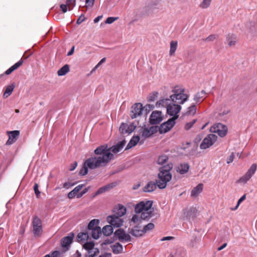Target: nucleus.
Wrapping results in <instances>:
<instances>
[{"label":"nucleus","mask_w":257,"mask_h":257,"mask_svg":"<svg viewBox=\"0 0 257 257\" xmlns=\"http://www.w3.org/2000/svg\"><path fill=\"white\" fill-rule=\"evenodd\" d=\"M185 88L179 85L173 87L172 89V94L170 95V101L167 106V112L172 117L178 118V113L181 109V105L188 99L189 96L185 93Z\"/></svg>","instance_id":"nucleus-1"},{"label":"nucleus","mask_w":257,"mask_h":257,"mask_svg":"<svg viewBox=\"0 0 257 257\" xmlns=\"http://www.w3.org/2000/svg\"><path fill=\"white\" fill-rule=\"evenodd\" d=\"M95 0H86L85 1V7L87 8H91L93 7L94 4Z\"/></svg>","instance_id":"nucleus-45"},{"label":"nucleus","mask_w":257,"mask_h":257,"mask_svg":"<svg viewBox=\"0 0 257 257\" xmlns=\"http://www.w3.org/2000/svg\"><path fill=\"white\" fill-rule=\"evenodd\" d=\"M114 235L121 241H129L131 240V237L129 234L126 233L125 231L121 228L116 230L114 233Z\"/></svg>","instance_id":"nucleus-14"},{"label":"nucleus","mask_w":257,"mask_h":257,"mask_svg":"<svg viewBox=\"0 0 257 257\" xmlns=\"http://www.w3.org/2000/svg\"><path fill=\"white\" fill-rule=\"evenodd\" d=\"M230 110L229 109L225 110L223 111L222 112H221L219 114L220 116H223L224 115L227 114L229 112Z\"/></svg>","instance_id":"nucleus-59"},{"label":"nucleus","mask_w":257,"mask_h":257,"mask_svg":"<svg viewBox=\"0 0 257 257\" xmlns=\"http://www.w3.org/2000/svg\"><path fill=\"white\" fill-rule=\"evenodd\" d=\"M177 119V117H172L166 122L162 123L159 128L160 133L164 134L169 132L174 126L175 123V120Z\"/></svg>","instance_id":"nucleus-9"},{"label":"nucleus","mask_w":257,"mask_h":257,"mask_svg":"<svg viewBox=\"0 0 257 257\" xmlns=\"http://www.w3.org/2000/svg\"><path fill=\"white\" fill-rule=\"evenodd\" d=\"M75 257H81V254L77 250L75 254Z\"/></svg>","instance_id":"nucleus-64"},{"label":"nucleus","mask_w":257,"mask_h":257,"mask_svg":"<svg viewBox=\"0 0 257 257\" xmlns=\"http://www.w3.org/2000/svg\"><path fill=\"white\" fill-rule=\"evenodd\" d=\"M157 186V182L155 183L153 181H150L144 187L143 191L145 192H152L156 189Z\"/></svg>","instance_id":"nucleus-21"},{"label":"nucleus","mask_w":257,"mask_h":257,"mask_svg":"<svg viewBox=\"0 0 257 257\" xmlns=\"http://www.w3.org/2000/svg\"><path fill=\"white\" fill-rule=\"evenodd\" d=\"M217 137L214 134H209L205 138L201 144L200 148L201 149H206L211 146L217 140Z\"/></svg>","instance_id":"nucleus-6"},{"label":"nucleus","mask_w":257,"mask_h":257,"mask_svg":"<svg viewBox=\"0 0 257 257\" xmlns=\"http://www.w3.org/2000/svg\"><path fill=\"white\" fill-rule=\"evenodd\" d=\"M173 167V163L170 162L160 168L158 174V180L156 181L159 188L162 189L166 188L167 183L171 180L172 174L170 171Z\"/></svg>","instance_id":"nucleus-4"},{"label":"nucleus","mask_w":257,"mask_h":257,"mask_svg":"<svg viewBox=\"0 0 257 257\" xmlns=\"http://www.w3.org/2000/svg\"><path fill=\"white\" fill-rule=\"evenodd\" d=\"M212 0H203L202 2L199 4V7L202 9L208 8Z\"/></svg>","instance_id":"nucleus-40"},{"label":"nucleus","mask_w":257,"mask_h":257,"mask_svg":"<svg viewBox=\"0 0 257 257\" xmlns=\"http://www.w3.org/2000/svg\"><path fill=\"white\" fill-rule=\"evenodd\" d=\"M74 234L73 233H70L68 236H65V250L68 249L69 245L73 242Z\"/></svg>","instance_id":"nucleus-30"},{"label":"nucleus","mask_w":257,"mask_h":257,"mask_svg":"<svg viewBox=\"0 0 257 257\" xmlns=\"http://www.w3.org/2000/svg\"><path fill=\"white\" fill-rule=\"evenodd\" d=\"M32 223L35 236H40L42 232V225L41 219L38 217L35 216L33 218Z\"/></svg>","instance_id":"nucleus-13"},{"label":"nucleus","mask_w":257,"mask_h":257,"mask_svg":"<svg viewBox=\"0 0 257 257\" xmlns=\"http://www.w3.org/2000/svg\"><path fill=\"white\" fill-rule=\"evenodd\" d=\"M256 169V164H252L249 169L247 171V172L239 179L238 181L240 183H246L251 178L252 175L255 173Z\"/></svg>","instance_id":"nucleus-11"},{"label":"nucleus","mask_w":257,"mask_h":257,"mask_svg":"<svg viewBox=\"0 0 257 257\" xmlns=\"http://www.w3.org/2000/svg\"><path fill=\"white\" fill-rule=\"evenodd\" d=\"M143 110V105L141 103H136L131 107L130 116L132 119L136 118L142 114Z\"/></svg>","instance_id":"nucleus-12"},{"label":"nucleus","mask_w":257,"mask_h":257,"mask_svg":"<svg viewBox=\"0 0 257 257\" xmlns=\"http://www.w3.org/2000/svg\"><path fill=\"white\" fill-rule=\"evenodd\" d=\"M102 233L105 236H109L113 232V227L111 225L104 226L101 230Z\"/></svg>","instance_id":"nucleus-29"},{"label":"nucleus","mask_w":257,"mask_h":257,"mask_svg":"<svg viewBox=\"0 0 257 257\" xmlns=\"http://www.w3.org/2000/svg\"><path fill=\"white\" fill-rule=\"evenodd\" d=\"M196 119H194L191 122L186 123V124H185V130H189L192 126V125L196 122Z\"/></svg>","instance_id":"nucleus-47"},{"label":"nucleus","mask_w":257,"mask_h":257,"mask_svg":"<svg viewBox=\"0 0 257 257\" xmlns=\"http://www.w3.org/2000/svg\"><path fill=\"white\" fill-rule=\"evenodd\" d=\"M153 202L152 201H142L137 204L135 207L134 214L131 222L134 224H139L142 220L150 218L153 214V209L152 208Z\"/></svg>","instance_id":"nucleus-2"},{"label":"nucleus","mask_w":257,"mask_h":257,"mask_svg":"<svg viewBox=\"0 0 257 257\" xmlns=\"http://www.w3.org/2000/svg\"><path fill=\"white\" fill-rule=\"evenodd\" d=\"M23 63V61L22 59L19 60L18 62L15 64L14 65L11 66L9 69H8L6 72L5 74L7 75L10 74L14 70L18 69L19 67H20Z\"/></svg>","instance_id":"nucleus-26"},{"label":"nucleus","mask_w":257,"mask_h":257,"mask_svg":"<svg viewBox=\"0 0 257 257\" xmlns=\"http://www.w3.org/2000/svg\"><path fill=\"white\" fill-rule=\"evenodd\" d=\"M169 160V157L166 155H162L159 157L157 163L160 165L165 166Z\"/></svg>","instance_id":"nucleus-32"},{"label":"nucleus","mask_w":257,"mask_h":257,"mask_svg":"<svg viewBox=\"0 0 257 257\" xmlns=\"http://www.w3.org/2000/svg\"><path fill=\"white\" fill-rule=\"evenodd\" d=\"M210 132L216 133L221 137H223L227 134V128L225 125L221 123H217L212 126L210 128Z\"/></svg>","instance_id":"nucleus-7"},{"label":"nucleus","mask_w":257,"mask_h":257,"mask_svg":"<svg viewBox=\"0 0 257 257\" xmlns=\"http://www.w3.org/2000/svg\"><path fill=\"white\" fill-rule=\"evenodd\" d=\"M7 134L9 136V139L6 145L10 146L13 144L17 141L20 135V131L18 130L8 131L7 132Z\"/></svg>","instance_id":"nucleus-15"},{"label":"nucleus","mask_w":257,"mask_h":257,"mask_svg":"<svg viewBox=\"0 0 257 257\" xmlns=\"http://www.w3.org/2000/svg\"><path fill=\"white\" fill-rule=\"evenodd\" d=\"M227 245V243H223L221 246H220V247H219L218 248V250L220 251L222 249H223L224 248H225Z\"/></svg>","instance_id":"nucleus-60"},{"label":"nucleus","mask_w":257,"mask_h":257,"mask_svg":"<svg viewBox=\"0 0 257 257\" xmlns=\"http://www.w3.org/2000/svg\"><path fill=\"white\" fill-rule=\"evenodd\" d=\"M107 160L102 157L100 158L98 156L94 157H91L86 160L84 163L83 166L79 171L81 175L84 176L88 173V168L94 169L101 167L106 166V163Z\"/></svg>","instance_id":"nucleus-5"},{"label":"nucleus","mask_w":257,"mask_h":257,"mask_svg":"<svg viewBox=\"0 0 257 257\" xmlns=\"http://www.w3.org/2000/svg\"><path fill=\"white\" fill-rule=\"evenodd\" d=\"M74 49H75V46H73L71 48L70 51L68 52L67 56H71V55H72L73 54V53H74Z\"/></svg>","instance_id":"nucleus-56"},{"label":"nucleus","mask_w":257,"mask_h":257,"mask_svg":"<svg viewBox=\"0 0 257 257\" xmlns=\"http://www.w3.org/2000/svg\"><path fill=\"white\" fill-rule=\"evenodd\" d=\"M102 231L100 227H97L92 229L91 236L95 239H98Z\"/></svg>","instance_id":"nucleus-31"},{"label":"nucleus","mask_w":257,"mask_h":257,"mask_svg":"<svg viewBox=\"0 0 257 257\" xmlns=\"http://www.w3.org/2000/svg\"><path fill=\"white\" fill-rule=\"evenodd\" d=\"M99 223V220L98 219H93L91 220L88 225V228L90 230L93 229L95 227H97L96 226Z\"/></svg>","instance_id":"nucleus-39"},{"label":"nucleus","mask_w":257,"mask_h":257,"mask_svg":"<svg viewBox=\"0 0 257 257\" xmlns=\"http://www.w3.org/2000/svg\"><path fill=\"white\" fill-rule=\"evenodd\" d=\"M106 220L110 225L114 227H119L123 223V220L120 216L114 214L107 216Z\"/></svg>","instance_id":"nucleus-10"},{"label":"nucleus","mask_w":257,"mask_h":257,"mask_svg":"<svg viewBox=\"0 0 257 257\" xmlns=\"http://www.w3.org/2000/svg\"><path fill=\"white\" fill-rule=\"evenodd\" d=\"M77 194L75 192H74L73 190H72L68 194V197L70 199L73 198L75 196H77Z\"/></svg>","instance_id":"nucleus-51"},{"label":"nucleus","mask_w":257,"mask_h":257,"mask_svg":"<svg viewBox=\"0 0 257 257\" xmlns=\"http://www.w3.org/2000/svg\"><path fill=\"white\" fill-rule=\"evenodd\" d=\"M112 252L115 254L120 253L122 252V245L119 242H116L111 246Z\"/></svg>","instance_id":"nucleus-25"},{"label":"nucleus","mask_w":257,"mask_h":257,"mask_svg":"<svg viewBox=\"0 0 257 257\" xmlns=\"http://www.w3.org/2000/svg\"><path fill=\"white\" fill-rule=\"evenodd\" d=\"M113 187V185L112 184H108L105 186L100 188L95 193V195L93 196L94 197L99 195L101 193H103L109 189L112 188Z\"/></svg>","instance_id":"nucleus-34"},{"label":"nucleus","mask_w":257,"mask_h":257,"mask_svg":"<svg viewBox=\"0 0 257 257\" xmlns=\"http://www.w3.org/2000/svg\"><path fill=\"white\" fill-rule=\"evenodd\" d=\"M154 132V127H151L150 128H148L147 127L143 128V130L141 133L142 137L147 138L151 137Z\"/></svg>","instance_id":"nucleus-23"},{"label":"nucleus","mask_w":257,"mask_h":257,"mask_svg":"<svg viewBox=\"0 0 257 257\" xmlns=\"http://www.w3.org/2000/svg\"><path fill=\"white\" fill-rule=\"evenodd\" d=\"M154 224L152 223H150L148 224L147 225H145L143 228L144 233H145L146 232L152 230V229H154Z\"/></svg>","instance_id":"nucleus-43"},{"label":"nucleus","mask_w":257,"mask_h":257,"mask_svg":"<svg viewBox=\"0 0 257 257\" xmlns=\"http://www.w3.org/2000/svg\"><path fill=\"white\" fill-rule=\"evenodd\" d=\"M76 0H67L65 4V13L67 11L71 10V9L75 5Z\"/></svg>","instance_id":"nucleus-38"},{"label":"nucleus","mask_w":257,"mask_h":257,"mask_svg":"<svg viewBox=\"0 0 257 257\" xmlns=\"http://www.w3.org/2000/svg\"><path fill=\"white\" fill-rule=\"evenodd\" d=\"M118 19L117 17H108L106 19L105 23L107 24H111Z\"/></svg>","instance_id":"nucleus-46"},{"label":"nucleus","mask_w":257,"mask_h":257,"mask_svg":"<svg viewBox=\"0 0 257 257\" xmlns=\"http://www.w3.org/2000/svg\"><path fill=\"white\" fill-rule=\"evenodd\" d=\"M94 247V243L93 242H86L83 244V247L87 250V254L85 257H94L98 253V249Z\"/></svg>","instance_id":"nucleus-8"},{"label":"nucleus","mask_w":257,"mask_h":257,"mask_svg":"<svg viewBox=\"0 0 257 257\" xmlns=\"http://www.w3.org/2000/svg\"><path fill=\"white\" fill-rule=\"evenodd\" d=\"M162 120L161 112L160 111H153L150 117V122L152 124L159 123Z\"/></svg>","instance_id":"nucleus-17"},{"label":"nucleus","mask_w":257,"mask_h":257,"mask_svg":"<svg viewBox=\"0 0 257 257\" xmlns=\"http://www.w3.org/2000/svg\"><path fill=\"white\" fill-rule=\"evenodd\" d=\"M216 38V36L213 35H210L209 37H208L206 39V40L207 41H212L214 40Z\"/></svg>","instance_id":"nucleus-55"},{"label":"nucleus","mask_w":257,"mask_h":257,"mask_svg":"<svg viewBox=\"0 0 257 257\" xmlns=\"http://www.w3.org/2000/svg\"><path fill=\"white\" fill-rule=\"evenodd\" d=\"M136 125L134 123L128 125L127 123H122L120 125L119 131L121 134L132 133L136 128Z\"/></svg>","instance_id":"nucleus-16"},{"label":"nucleus","mask_w":257,"mask_h":257,"mask_svg":"<svg viewBox=\"0 0 257 257\" xmlns=\"http://www.w3.org/2000/svg\"><path fill=\"white\" fill-rule=\"evenodd\" d=\"M38 188H39L38 184L37 183H35L34 186V190L35 191V193L38 198L39 197V196L41 194L40 191H39Z\"/></svg>","instance_id":"nucleus-48"},{"label":"nucleus","mask_w":257,"mask_h":257,"mask_svg":"<svg viewBox=\"0 0 257 257\" xmlns=\"http://www.w3.org/2000/svg\"><path fill=\"white\" fill-rule=\"evenodd\" d=\"M99 257H111V254L110 253H105L100 255Z\"/></svg>","instance_id":"nucleus-57"},{"label":"nucleus","mask_w":257,"mask_h":257,"mask_svg":"<svg viewBox=\"0 0 257 257\" xmlns=\"http://www.w3.org/2000/svg\"><path fill=\"white\" fill-rule=\"evenodd\" d=\"M130 232L135 237H140L145 234L143 228L141 229V227L137 225L132 228Z\"/></svg>","instance_id":"nucleus-22"},{"label":"nucleus","mask_w":257,"mask_h":257,"mask_svg":"<svg viewBox=\"0 0 257 257\" xmlns=\"http://www.w3.org/2000/svg\"><path fill=\"white\" fill-rule=\"evenodd\" d=\"M57 74L59 76H63L64 75V66L62 67L61 69H60L58 72Z\"/></svg>","instance_id":"nucleus-53"},{"label":"nucleus","mask_w":257,"mask_h":257,"mask_svg":"<svg viewBox=\"0 0 257 257\" xmlns=\"http://www.w3.org/2000/svg\"><path fill=\"white\" fill-rule=\"evenodd\" d=\"M245 198H246V195L244 194L241 198H240V199L238 200L236 206H235V207L234 209H233V210H236L238 207L240 203L242 201L244 200L245 199Z\"/></svg>","instance_id":"nucleus-49"},{"label":"nucleus","mask_w":257,"mask_h":257,"mask_svg":"<svg viewBox=\"0 0 257 257\" xmlns=\"http://www.w3.org/2000/svg\"><path fill=\"white\" fill-rule=\"evenodd\" d=\"M173 238V237L172 236H166L162 238L161 240V241H165V240H171Z\"/></svg>","instance_id":"nucleus-58"},{"label":"nucleus","mask_w":257,"mask_h":257,"mask_svg":"<svg viewBox=\"0 0 257 257\" xmlns=\"http://www.w3.org/2000/svg\"><path fill=\"white\" fill-rule=\"evenodd\" d=\"M61 252L59 251L55 250L48 254L49 255L50 257H61Z\"/></svg>","instance_id":"nucleus-44"},{"label":"nucleus","mask_w":257,"mask_h":257,"mask_svg":"<svg viewBox=\"0 0 257 257\" xmlns=\"http://www.w3.org/2000/svg\"><path fill=\"white\" fill-rule=\"evenodd\" d=\"M77 166V163L76 162H73L70 166V168L69 169V170L71 171H73L76 168Z\"/></svg>","instance_id":"nucleus-54"},{"label":"nucleus","mask_w":257,"mask_h":257,"mask_svg":"<svg viewBox=\"0 0 257 257\" xmlns=\"http://www.w3.org/2000/svg\"><path fill=\"white\" fill-rule=\"evenodd\" d=\"M15 88V85L14 84H11L9 86H8L6 90L4 93L3 97L4 98H7L9 97L13 92L14 89Z\"/></svg>","instance_id":"nucleus-33"},{"label":"nucleus","mask_w":257,"mask_h":257,"mask_svg":"<svg viewBox=\"0 0 257 257\" xmlns=\"http://www.w3.org/2000/svg\"><path fill=\"white\" fill-rule=\"evenodd\" d=\"M102 18V16H98L97 17H96V18L94 19V22L95 23H96L97 22H98V21Z\"/></svg>","instance_id":"nucleus-61"},{"label":"nucleus","mask_w":257,"mask_h":257,"mask_svg":"<svg viewBox=\"0 0 257 257\" xmlns=\"http://www.w3.org/2000/svg\"><path fill=\"white\" fill-rule=\"evenodd\" d=\"M125 143V141L123 140L109 148H108L107 145H101L94 150V153L98 157L100 158L103 157L107 160L108 161L106 163V165L110 161L113 159V154L119 152L124 147Z\"/></svg>","instance_id":"nucleus-3"},{"label":"nucleus","mask_w":257,"mask_h":257,"mask_svg":"<svg viewBox=\"0 0 257 257\" xmlns=\"http://www.w3.org/2000/svg\"><path fill=\"white\" fill-rule=\"evenodd\" d=\"M84 186V184H80L75 187L73 190L76 194Z\"/></svg>","instance_id":"nucleus-50"},{"label":"nucleus","mask_w":257,"mask_h":257,"mask_svg":"<svg viewBox=\"0 0 257 257\" xmlns=\"http://www.w3.org/2000/svg\"><path fill=\"white\" fill-rule=\"evenodd\" d=\"M140 137L138 136H134L126 146L125 150H128L135 146L140 141Z\"/></svg>","instance_id":"nucleus-24"},{"label":"nucleus","mask_w":257,"mask_h":257,"mask_svg":"<svg viewBox=\"0 0 257 257\" xmlns=\"http://www.w3.org/2000/svg\"><path fill=\"white\" fill-rule=\"evenodd\" d=\"M84 194V193L82 191L80 193H78L77 194V198H81L83 195Z\"/></svg>","instance_id":"nucleus-62"},{"label":"nucleus","mask_w":257,"mask_h":257,"mask_svg":"<svg viewBox=\"0 0 257 257\" xmlns=\"http://www.w3.org/2000/svg\"><path fill=\"white\" fill-rule=\"evenodd\" d=\"M105 61V58H102L100 62L98 63V64L95 66V67H97L99 65H101L102 63Z\"/></svg>","instance_id":"nucleus-63"},{"label":"nucleus","mask_w":257,"mask_h":257,"mask_svg":"<svg viewBox=\"0 0 257 257\" xmlns=\"http://www.w3.org/2000/svg\"><path fill=\"white\" fill-rule=\"evenodd\" d=\"M197 108L195 105H192L188 108L186 114L188 115H193L196 112Z\"/></svg>","instance_id":"nucleus-41"},{"label":"nucleus","mask_w":257,"mask_h":257,"mask_svg":"<svg viewBox=\"0 0 257 257\" xmlns=\"http://www.w3.org/2000/svg\"><path fill=\"white\" fill-rule=\"evenodd\" d=\"M158 97V93L157 92H154L150 94L148 97V101L150 102L154 101L157 99Z\"/></svg>","instance_id":"nucleus-42"},{"label":"nucleus","mask_w":257,"mask_h":257,"mask_svg":"<svg viewBox=\"0 0 257 257\" xmlns=\"http://www.w3.org/2000/svg\"><path fill=\"white\" fill-rule=\"evenodd\" d=\"M178 42L176 41H172L170 42V49L169 51L170 56L174 55L176 50H177Z\"/></svg>","instance_id":"nucleus-35"},{"label":"nucleus","mask_w":257,"mask_h":257,"mask_svg":"<svg viewBox=\"0 0 257 257\" xmlns=\"http://www.w3.org/2000/svg\"><path fill=\"white\" fill-rule=\"evenodd\" d=\"M234 155L233 153H232L231 155L229 156V157L227 159V163L230 164V163L232 162L234 159Z\"/></svg>","instance_id":"nucleus-52"},{"label":"nucleus","mask_w":257,"mask_h":257,"mask_svg":"<svg viewBox=\"0 0 257 257\" xmlns=\"http://www.w3.org/2000/svg\"><path fill=\"white\" fill-rule=\"evenodd\" d=\"M203 185L202 183L199 184L194 187L191 192V196L193 198L197 197L202 191Z\"/></svg>","instance_id":"nucleus-19"},{"label":"nucleus","mask_w":257,"mask_h":257,"mask_svg":"<svg viewBox=\"0 0 257 257\" xmlns=\"http://www.w3.org/2000/svg\"><path fill=\"white\" fill-rule=\"evenodd\" d=\"M170 99H171L170 97L169 98H163L159 100L156 102V106L157 107H161V106H165L166 107L168 105V104L170 101Z\"/></svg>","instance_id":"nucleus-36"},{"label":"nucleus","mask_w":257,"mask_h":257,"mask_svg":"<svg viewBox=\"0 0 257 257\" xmlns=\"http://www.w3.org/2000/svg\"><path fill=\"white\" fill-rule=\"evenodd\" d=\"M126 212V208L122 205L119 204L117 208V210L115 211V214L120 217L123 216Z\"/></svg>","instance_id":"nucleus-27"},{"label":"nucleus","mask_w":257,"mask_h":257,"mask_svg":"<svg viewBox=\"0 0 257 257\" xmlns=\"http://www.w3.org/2000/svg\"><path fill=\"white\" fill-rule=\"evenodd\" d=\"M226 39L229 46L235 45L236 42V37L234 35L229 34L226 37Z\"/></svg>","instance_id":"nucleus-28"},{"label":"nucleus","mask_w":257,"mask_h":257,"mask_svg":"<svg viewBox=\"0 0 257 257\" xmlns=\"http://www.w3.org/2000/svg\"><path fill=\"white\" fill-rule=\"evenodd\" d=\"M206 94V92L203 90L200 92H197L194 95L193 99L196 103H201L205 99Z\"/></svg>","instance_id":"nucleus-20"},{"label":"nucleus","mask_w":257,"mask_h":257,"mask_svg":"<svg viewBox=\"0 0 257 257\" xmlns=\"http://www.w3.org/2000/svg\"><path fill=\"white\" fill-rule=\"evenodd\" d=\"M89 237L88 233L81 232L78 233L77 236V239L79 242H82L88 239Z\"/></svg>","instance_id":"nucleus-37"},{"label":"nucleus","mask_w":257,"mask_h":257,"mask_svg":"<svg viewBox=\"0 0 257 257\" xmlns=\"http://www.w3.org/2000/svg\"><path fill=\"white\" fill-rule=\"evenodd\" d=\"M189 168L190 166L188 163H180L176 167V170L180 174L183 175L188 172Z\"/></svg>","instance_id":"nucleus-18"}]
</instances>
